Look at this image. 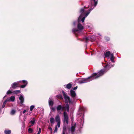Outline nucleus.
I'll use <instances>...</instances> for the list:
<instances>
[{
  "mask_svg": "<svg viewBox=\"0 0 134 134\" xmlns=\"http://www.w3.org/2000/svg\"><path fill=\"white\" fill-rule=\"evenodd\" d=\"M91 0L92 1H93L94 2V7L92 8L93 6V4L92 2H91V4H90L88 7V8L90 7V9L89 10V11L85 14V16H83L85 14L84 10L83 8H82L81 9L80 11V13L81 14L78 18L77 21H74L73 23V25L74 26H75L76 24L78 22L77 29L74 28L72 29V32L73 33L76 34L77 33H78L81 32V31L83 29V26H82V25L80 23L81 21H82V23H83L86 18L88 15L91 11L96 6L97 4V1H95V0Z\"/></svg>",
  "mask_w": 134,
  "mask_h": 134,
  "instance_id": "f257e3e1",
  "label": "nucleus"
},
{
  "mask_svg": "<svg viewBox=\"0 0 134 134\" xmlns=\"http://www.w3.org/2000/svg\"><path fill=\"white\" fill-rule=\"evenodd\" d=\"M107 71V70H105L104 68L103 69L101 70L98 73H94L91 76L92 77V79L94 80L97 78L103 75Z\"/></svg>",
  "mask_w": 134,
  "mask_h": 134,
  "instance_id": "f03ea898",
  "label": "nucleus"
},
{
  "mask_svg": "<svg viewBox=\"0 0 134 134\" xmlns=\"http://www.w3.org/2000/svg\"><path fill=\"white\" fill-rule=\"evenodd\" d=\"M62 92L63 93L64 98L65 99V102L66 103H69L70 104H72L73 102L72 101V99L70 98L64 91H62Z\"/></svg>",
  "mask_w": 134,
  "mask_h": 134,
  "instance_id": "7ed1b4c3",
  "label": "nucleus"
},
{
  "mask_svg": "<svg viewBox=\"0 0 134 134\" xmlns=\"http://www.w3.org/2000/svg\"><path fill=\"white\" fill-rule=\"evenodd\" d=\"M92 76H91L87 78L82 79L79 80L78 83L80 84H81L89 82L93 80L92 79Z\"/></svg>",
  "mask_w": 134,
  "mask_h": 134,
  "instance_id": "20e7f679",
  "label": "nucleus"
},
{
  "mask_svg": "<svg viewBox=\"0 0 134 134\" xmlns=\"http://www.w3.org/2000/svg\"><path fill=\"white\" fill-rule=\"evenodd\" d=\"M70 96L72 98L73 101H74L75 99L77 98V96L75 92L73 90L70 91Z\"/></svg>",
  "mask_w": 134,
  "mask_h": 134,
  "instance_id": "39448f33",
  "label": "nucleus"
},
{
  "mask_svg": "<svg viewBox=\"0 0 134 134\" xmlns=\"http://www.w3.org/2000/svg\"><path fill=\"white\" fill-rule=\"evenodd\" d=\"M64 116V120L65 122L68 124V116L67 113L64 112L63 113Z\"/></svg>",
  "mask_w": 134,
  "mask_h": 134,
  "instance_id": "423d86ee",
  "label": "nucleus"
},
{
  "mask_svg": "<svg viewBox=\"0 0 134 134\" xmlns=\"http://www.w3.org/2000/svg\"><path fill=\"white\" fill-rule=\"evenodd\" d=\"M20 81H18L17 82H15L11 85L10 88H12L14 89L17 87L18 86V85L19 84Z\"/></svg>",
  "mask_w": 134,
  "mask_h": 134,
  "instance_id": "0eeeda50",
  "label": "nucleus"
},
{
  "mask_svg": "<svg viewBox=\"0 0 134 134\" xmlns=\"http://www.w3.org/2000/svg\"><path fill=\"white\" fill-rule=\"evenodd\" d=\"M84 39H85L86 41V42H87V41H93L95 40V38L94 37H92L90 36H88V37H85L84 38Z\"/></svg>",
  "mask_w": 134,
  "mask_h": 134,
  "instance_id": "6e6552de",
  "label": "nucleus"
},
{
  "mask_svg": "<svg viewBox=\"0 0 134 134\" xmlns=\"http://www.w3.org/2000/svg\"><path fill=\"white\" fill-rule=\"evenodd\" d=\"M76 126V124H75L74 125H72L70 129L69 130V131H71L72 134H74L75 131V128Z\"/></svg>",
  "mask_w": 134,
  "mask_h": 134,
  "instance_id": "1a4fd4ad",
  "label": "nucleus"
},
{
  "mask_svg": "<svg viewBox=\"0 0 134 134\" xmlns=\"http://www.w3.org/2000/svg\"><path fill=\"white\" fill-rule=\"evenodd\" d=\"M113 65H111L110 63L108 64L107 65H106L104 67V69L107 70V71L109 70L111 68L113 67Z\"/></svg>",
  "mask_w": 134,
  "mask_h": 134,
  "instance_id": "9d476101",
  "label": "nucleus"
},
{
  "mask_svg": "<svg viewBox=\"0 0 134 134\" xmlns=\"http://www.w3.org/2000/svg\"><path fill=\"white\" fill-rule=\"evenodd\" d=\"M22 81L23 85H21L20 86V88H23L25 87L28 83L27 81L25 80H23Z\"/></svg>",
  "mask_w": 134,
  "mask_h": 134,
  "instance_id": "9b49d317",
  "label": "nucleus"
},
{
  "mask_svg": "<svg viewBox=\"0 0 134 134\" xmlns=\"http://www.w3.org/2000/svg\"><path fill=\"white\" fill-rule=\"evenodd\" d=\"M52 99V98L50 97L48 100V103L50 107H53L54 104V102Z\"/></svg>",
  "mask_w": 134,
  "mask_h": 134,
  "instance_id": "f8f14e48",
  "label": "nucleus"
},
{
  "mask_svg": "<svg viewBox=\"0 0 134 134\" xmlns=\"http://www.w3.org/2000/svg\"><path fill=\"white\" fill-rule=\"evenodd\" d=\"M15 97L14 96H12L10 98H8L6 99L8 102H13L14 101Z\"/></svg>",
  "mask_w": 134,
  "mask_h": 134,
  "instance_id": "ddd939ff",
  "label": "nucleus"
},
{
  "mask_svg": "<svg viewBox=\"0 0 134 134\" xmlns=\"http://www.w3.org/2000/svg\"><path fill=\"white\" fill-rule=\"evenodd\" d=\"M64 108V107L62 106L61 105H58L56 108L57 110L59 111L60 110H63Z\"/></svg>",
  "mask_w": 134,
  "mask_h": 134,
  "instance_id": "4468645a",
  "label": "nucleus"
},
{
  "mask_svg": "<svg viewBox=\"0 0 134 134\" xmlns=\"http://www.w3.org/2000/svg\"><path fill=\"white\" fill-rule=\"evenodd\" d=\"M19 99L20 101L21 104L23 105L24 101V97L22 95H21L19 97Z\"/></svg>",
  "mask_w": 134,
  "mask_h": 134,
  "instance_id": "2eb2a0df",
  "label": "nucleus"
},
{
  "mask_svg": "<svg viewBox=\"0 0 134 134\" xmlns=\"http://www.w3.org/2000/svg\"><path fill=\"white\" fill-rule=\"evenodd\" d=\"M110 52L109 51H106L104 53V54L105 57H109V56L111 55Z\"/></svg>",
  "mask_w": 134,
  "mask_h": 134,
  "instance_id": "dca6fc26",
  "label": "nucleus"
},
{
  "mask_svg": "<svg viewBox=\"0 0 134 134\" xmlns=\"http://www.w3.org/2000/svg\"><path fill=\"white\" fill-rule=\"evenodd\" d=\"M67 133L66 127L65 126H63V130L62 131V134H65Z\"/></svg>",
  "mask_w": 134,
  "mask_h": 134,
  "instance_id": "f3484780",
  "label": "nucleus"
},
{
  "mask_svg": "<svg viewBox=\"0 0 134 134\" xmlns=\"http://www.w3.org/2000/svg\"><path fill=\"white\" fill-rule=\"evenodd\" d=\"M55 120L57 122H60V119L59 115H57L55 118Z\"/></svg>",
  "mask_w": 134,
  "mask_h": 134,
  "instance_id": "a211bd4d",
  "label": "nucleus"
},
{
  "mask_svg": "<svg viewBox=\"0 0 134 134\" xmlns=\"http://www.w3.org/2000/svg\"><path fill=\"white\" fill-rule=\"evenodd\" d=\"M4 133L5 134H10L11 131L8 129H6L4 131Z\"/></svg>",
  "mask_w": 134,
  "mask_h": 134,
  "instance_id": "6ab92c4d",
  "label": "nucleus"
},
{
  "mask_svg": "<svg viewBox=\"0 0 134 134\" xmlns=\"http://www.w3.org/2000/svg\"><path fill=\"white\" fill-rule=\"evenodd\" d=\"M65 108L67 111L68 112L69 110V107L68 103H66V105Z\"/></svg>",
  "mask_w": 134,
  "mask_h": 134,
  "instance_id": "aec40b11",
  "label": "nucleus"
},
{
  "mask_svg": "<svg viewBox=\"0 0 134 134\" xmlns=\"http://www.w3.org/2000/svg\"><path fill=\"white\" fill-rule=\"evenodd\" d=\"M35 121V120L34 118H33L30 121V123L32 124V125L33 126Z\"/></svg>",
  "mask_w": 134,
  "mask_h": 134,
  "instance_id": "412c9836",
  "label": "nucleus"
},
{
  "mask_svg": "<svg viewBox=\"0 0 134 134\" xmlns=\"http://www.w3.org/2000/svg\"><path fill=\"white\" fill-rule=\"evenodd\" d=\"M114 55L113 53L111 54V56L110 58V60L113 63H114Z\"/></svg>",
  "mask_w": 134,
  "mask_h": 134,
  "instance_id": "4be33fe9",
  "label": "nucleus"
},
{
  "mask_svg": "<svg viewBox=\"0 0 134 134\" xmlns=\"http://www.w3.org/2000/svg\"><path fill=\"white\" fill-rule=\"evenodd\" d=\"M50 121L51 124H54V119L53 118H51L50 119Z\"/></svg>",
  "mask_w": 134,
  "mask_h": 134,
  "instance_id": "5701e85b",
  "label": "nucleus"
},
{
  "mask_svg": "<svg viewBox=\"0 0 134 134\" xmlns=\"http://www.w3.org/2000/svg\"><path fill=\"white\" fill-rule=\"evenodd\" d=\"M72 87V85L70 83H68L66 85V87L68 89H70V88Z\"/></svg>",
  "mask_w": 134,
  "mask_h": 134,
  "instance_id": "b1692460",
  "label": "nucleus"
},
{
  "mask_svg": "<svg viewBox=\"0 0 134 134\" xmlns=\"http://www.w3.org/2000/svg\"><path fill=\"white\" fill-rule=\"evenodd\" d=\"M35 107V106L34 105H32L30 106V110L31 112H30V113H32L33 109H34Z\"/></svg>",
  "mask_w": 134,
  "mask_h": 134,
  "instance_id": "393cba45",
  "label": "nucleus"
},
{
  "mask_svg": "<svg viewBox=\"0 0 134 134\" xmlns=\"http://www.w3.org/2000/svg\"><path fill=\"white\" fill-rule=\"evenodd\" d=\"M8 102L7 101V100H6L3 103V105L2 106V108H3L5 107V104L6 103H7V102Z\"/></svg>",
  "mask_w": 134,
  "mask_h": 134,
  "instance_id": "a878e982",
  "label": "nucleus"
},
{
  "mask_svg": "<svg viewBox=\"0 0 134 134\" xmlns=\"http://www.w3.org/2000/svg\"><path fill=\"white\" fill-rule=\"evenodd\" d=\"M20 90H16L14 91L13 92L14 94H17L18 93H20Z\"/></svg>",
  "mask_w": 134,
  "mask_h": 134,
  "instance_id": "bb28decb",
  "label": "nucleus"
},
{
  "mask_svg": "<svg viewBox=\"0 0 134 134\" xmlns=\"http://www.w3.org/2000/svg\"><path fill=\"white\" fill-rule=\"evenodd\" d=\"M15 113V110H11L10 114L12 115H14Z\"/></svg>",
  "mask_w": 134,
  "mask_h": 134,
  "instance_id": "cd10ccee",
  "label": "nucleus"
},
{
  "mask_svg": "<svg viewBox=\"0 0 134 134\" xmlns=\"http://www.w3.org/2000/svg\"><path fill=\"white\" fill-rule=\"evenodd\" d=\"M13 93V92L11 91L10 90H9L7 91V94H12Z\"/></svg>",
  "mask_w": 134,
  "mask_h": 134,
  "instance_id": "c85d7f7f",
  "label": "nucleus"
},
{
  "mask_svg": "<svg viewBox=\"0 0 134 134\" xmlns=\"http://www.w3.org/2000/svg\"><path fill=\"white\" fill-rule=\"evenodd\" d=\"M28 131L29 132V133H31L32 132V131H33V130L32 129L29 128V129L28 130Z\"/></svg>",
  "mask_w": 134,
  "mask_h": 134,
  "instance_id": "c756f323",
  "label": "nucleus"
},
{
  "mask_svg": "<svg viewBox=\"0 0 134 134\" xmlns=\"http://www.w3.org/2000/svg\"><path fill=\"white\" fill-rule=\"evenodd\" d=\"M50 108L51 110H52L53 111H54L55 110V108L53 107H50Z\"/></svg>",
  "mask_w": 134,
  "mask_h": 134,
  "instance_id": "7c9ffc66",
  "label": "nucleus"
},
{
  "mask_svg": "<svg viewBox=\"0 0 134 134\" xmlns=\"http://www.w3.org/2000/svg\"><path fill=\"white\" fill-rule=\"evenodd\" d=\"M58 130V129L57 127V125H56L55 128V130L54 131V133H55V132H57Z\"/></svg>",
  "mask_w": 134,
  "mask_h": 134,
  "instance_id": "2f4dec72",
  "label": "nucleus"
},
{
  "mask_svg": "<svg viewBox=\"0 0 134 134\" xmlns=\"http://www.w3.org/2000/svg\"><path fill=\"white\" fill-rule=\"evenodd\" d=\"M41 129L40 128L39 129V130L38 131V132L37 133V134H40L41 132Z\"/></svg>",
  "mask_w": 134,
  "mask_h": 134,
  "instance_id": "473e14b6",
  "label": "nucleus"
},
{
  "mask_svg": "<svg viewBox=\"0 0 134 134\" xmlns=\"http://www.w3.org/2000/svg\"><path fill=\"white\" fill-rule=\"evenodd\" d=\"M57 126H58V127H60V122H57Z\"/></svg>",
  "mask_w": 134,
  "mask_h": 134,
  "instance_id": "72a5a7b5",
  "label": "nucleus"
},
{
  "mask_svg": "<svg viewBox=\"0 0 134 134\" xmlns=\"http://www.w3.org/2000/svg\"><path fill=\"white\" fill-rule=\"evenodd\" d=\"M77 87L76 86V87H74L73 88V90H73V91H74V90H76V89H77Z\"/></svg>",
  "mask_w": 134,
  "mask_h": 134,
  "instance_id": "f704fd0d",
  "label": "nucleus"
},
{
  "mask_svg": "<svg viewBox=\"0 0 134 134\" xmlns=\"http://www.w3.org/2000/svg\"><path fill=\"white\" fill-rule=\"evenodd\" d=\"M48 129L51 131V132H52V128L51 127H49Z\"/></svg>",
  "mask_w": 134,
  "mask_h": 134,
  "instance_id": "c9c22d12",
  "label": "nucleus"
},
{
  "mask_svg": "<svg viewBox=\"0 0 134 134\" xmlns=\"http://www.w3.org/2000/svg\"><path fill=\"white\" fill-rule=\"evenodd\" d=\"M105 39H106L107 41H108L109 40V38L108 37H105Z\"/></svg>",
  "mask_w": 134,
  "mask_h": 134,
  "instance_id": "e433bc0d",
  "label": "nucleus"
},
{
  "mask_svg": "<svg viewBox=\"0 0 134 134\" xmlns=\"http://www.w3.org/2000/svg\"><path fill=\"white\" fill-rule=\"evenodd\" d=\"M85 108H82L81 109V110H82L83 111H84L85 110Z\"/></svg>",
  "mask_w": 134,
  "mask_h": 134,
  "instance_id": "4c0bfd02",
  "label": "nucleus"
},
{
  "mask_svg": "<svg viewBox=\"0 0 134 134\" xmlns=\"http://www.w3.org/2000/svg\"><path fill=\"white\" fill-rule=\"evenodd\" d=\"M26 110H24L23 111V114H24L26 112Z\"/></svg>",
  "mask_w": 134,
  "mask_h": 134,
  "instance_id": "58836bf2",
  "label": "nucleus"
},
{
  "mask_svg": "<svg viewBox=\"0 0 134 134\" xmlns=\"http://www.w3.org/2000/svg\"><path fill=\"white\" fill-rule=\"evenodd\" d=\"M6 97V96H5L3 97V98L4 99Z\"/></svg>",
  "mask_w": 134,
  "mask_h": 134,
  "instance_id": "ea45409f",
  "label": "nucleus"
},
{
  "mask_svg": "<svg viewBox=\"0 0 134 134\" xmlns=\"http://www.w3.org/2000/svg\"><path fill=\"white\" fill-rule=\"evenodd\" d=\"M87 26V27L88 28H89L90 27V26H89V25H88Z\"/></svg>",
  "mask_w": 134,
  "mask_h": 134,
  "instance_id": "a19ab883",
  "label": "nucleus"
},
{
  "mask_svg": "<svg viewBox=\"0 0 134 134\" xmlns=\"http://www.w3.org/2000/svg\"><path fill=\"white\" fill-rule=\"evenodd\" d=\"M31 126H32V125H30L29 126V127H31Z\"/></svg>",
  "mask_w": 134,
  "mask_h": 134,
  "instance_id": "79ce46f5",
  "label": "nucleus"
}]
</instances>
